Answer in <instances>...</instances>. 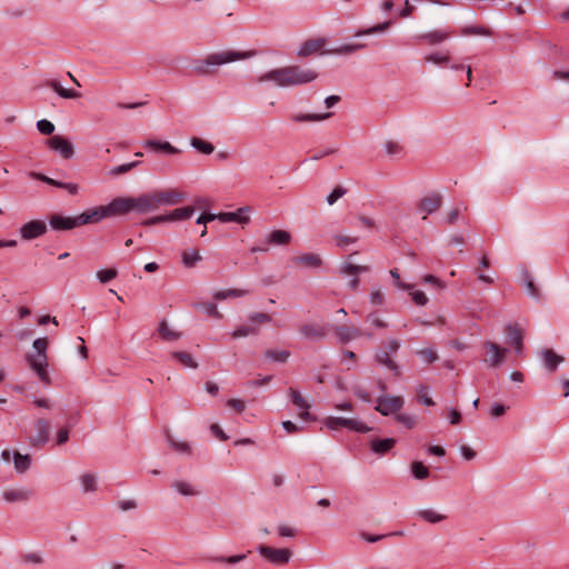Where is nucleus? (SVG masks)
Returning a JSON list of instances; mask_svg holds the SVG:
<instances>
[{
	"mask_svg": "<svg viewBox=\"0 0 569 569\" xmlns=\"http://www.w3.org/2000/svg\"><path fill=\"white\" fill-rule=\"evenodd\" d=\"M318 72L300 66H287L270 70L258 78V82H273L278 87H295L315 81Z\"/></svg>",
	"mask_w": 569,
	"mask_h": 569,
	"instance_id": "obj_1",
	"label": "nucleus"
},
{
	"mask_svg": "<svg viewBox=\"0 0 569 569\" xmlns=\"http://www.w3.org/2000/svg\"><path fill=\"white\" fill-rule=\"evenodd\" d=\"M256 54L257 52L254 50H223L212 52L206 56L204 58L196 59L193 61V71L198 76L202 77L214 76L218 72L219 67L240 60H247L254 57Z\"/></svg>",
	"mask_w": 569,
	"mask_h": 569,
	"instance_id": "obj_2",
	"label": "nucleus"
},
{
	"mask_svg": "<svg viewBox=\"0 0 569 569\" xmlns=\"http://www.w3.org/2000/svg\"><path fill=\"white\" fill-rule=\"evenodd\" d=\"M325 425L330 430H338L340 428H348L350 430L366 433L371 430L370 427L360 420L342 418V417H328Z\"/></svg>",
	"mask_w": 569,
	"mask_h": 569,
	"instance_id": "obj_3",
	"label": "nucleus"
},
{
	"mask_svg": "<svg viewBox=\"0 0 569 569\" xmlns=\"http://www.w3.org/2000/svg\"><path fill=\"white\" fill-rule=\"evenodd\" d=\"M157 209L161 206H176L183 202L187 198L186 192L178 189H161L152 191Z\"/></svg>",
	"mask_w": 569,
	"mask_h": 569,
	"instance_id": "obj_4",
	"label": "nucleus"
},
{
	"mask_svg": "<svg viewBox=\"0 0 569 569\" xmlns=\"http://www.w3.org/2000/svg\"><path fill=\"white\" fill-rule=\"evenodd\" d=\"M28 367L36 373L39 380L46 385H51V378L47 371L49 366L48 357H34L33 353H28L24 357Z\"/></svg>",
	"mask_w": 569,
	"mask_h": 569,
	"instance_id": "obj_5",
	"label": "nucleus"
},
{
	"mask_svg": "<svg viewBox=\"0 0 569 569\" xmlns=\"http://www.w3.org/2000/svg\"><path fill=\"white\" fill-rule=\"evenodd\" d=\"M405 405V400L400 396L383 395L377 399L375 410L382 416L397 413Z\"/></svg>",
	"mask_w": 569,
	"mask_h": 569,
	"instance_id": "obj_6",
	"label": "nucleus"
},
{
	"mask_svg": "<svg viewBox=\"0 0 569 569\" xmlns=\"http://www.w3.org/2000/svg\"><path fill=\"white\" fill-rule=\"evenodd\" d=\"M33 427L36 435L29 438V443L36 448H42L50 437V422L47 419L39 418L34 420Z\"/></svg>",
	"mask_w": 569,
	"mask_h": 569,
	"instance_id": "obj_7",
	"label": "nucleus"
},
{
	"mask_svg": "<svg viewBox=\"0 0 569 569\" xmlns=\"http://www.w3.org/2000/svg\"><path fill=\"white\" fill-rule=\"evenodd\" d=\"M258 552L269 562L273 565L288 563L291 558V551L289 549H276L261 545L258 547Z\"/></svg>",
	"mask_w": 569,
	"mask_h": 569,
	"instance_id": "obj_8",
	"label": "nucleus"
},
{
	"mask_svg": "<svg viewBox=\"0 0 569 569\" xmlns=\"http://www.w3.org/2000/svg\"><path fill=\"white\" fill-rule=\"evenodd\" d=\"M333 331L336 333L338 341L341 343H348L349 341L360 337H366L368 339L373 338V335L371 332L362 331L355 326H336Z\"/></svg>",
	"mask_w": 569,
	"mask_h": 569,
	"instance_id": "obj_9",
	"label": "nucleus"
},
{
	"mask_svg": "<svg viewBox=\"0 0 569 569\" xmlns=\"http://www.w3.org/2000/svg\"><path fill=\"white\" fill-rule=\"evenodd\" d=\"M482 346L488 355V358L485 359V362H487V365L491 368L500 366L509 352V349L502 348L492 341H485Z\"/></svg>",
	"mask_w": 569,
	"mask_h": 569,
	"instance_id": "obj_10",
	"label": "nucleus"
},
{
	"mask_svg": "<svg viewBox=\"0 0 569 569\" xmlns=\"http://www.w3.org/2000/svg\"><path fill=\"white\" fill-rule=\"evenodd\" d=\"M288 396H289L292 405L297 408L298 416L300 419L307 420V421L316 420L309 412L311 405L307 401V399L297 389L289 388Z\"/></svg>",
	"mask_w": 569,
	"mask_h": 569,
	"instance_id": "obj_11",
	"label": "nucleus"
},
{
	"mask_svg": "<svg viewBox=\"0 0 569 569\" xmlns=\"http://www.w3.org/2000/svg\"><path fill=\"white\" fill-rule=\"evenodd\" d=\"M48 228L44 221L31 220L20 228V236L23 240H32L43 236Z\"/></svg>",
	"mask_w": 569,
	"mask_h": 569,
	"instance_id": "obj_12",
	"label": "nucleus"
},
{
	"mask_svg": "<svg viewBox=\"0 0 569 569\" xmlns=\"http://www.w3.org/2000/svg\"><path fill=\"white\" fill-rule=\"evenodd\" d=\"M50 149L60 153L63 159H71L74 154L72 143L61 136H52L48 139Z\"/></svg>",
	"mask_w": 569,
	"mask_h": 569,
	"instance_id": "obj_13",
	"label": "nucleus"
},
{
	"mask_svg": "<svg viewBox=\"0 0 569 569\" xmlns=\"http://www.w3.org/2000/svg\"><path fill=\"white\" fill-rule=\"evenodd\" d=\"M301 336L309 340H321L328 335L327 327L321 323L306 322L299 327Z\"/></svg>",
	"mask_w": 569,
	"mask_h": 569,
	"instance_id": "obj_14",
	"label": "nucleus"
},
{
	"mask_svg": "<svg viewBox=\"0 0 569 569\" xmlns=\"http://www.w3.org/2000/svg\"><path fill=\"white\" fill-rule=\"evenodd\" d=\"M50 227L57 231H68L73 228L80 227L79 217H63L54 213L49 218Z\"/></svg>",
	"mask_w": 569,
	"mask_h": 569,
	"instance_id": "obj_15",
	"label": "nucleus"
},
{
	"mask_svg": "<svg viewBox=\"0 0 569 569\" xmlns=\"http://www.w3.org/2000/svg\"><path fill=\"white\" fill-rule=\"evenodd\" d=\"M441 204L442 197L439 193L433 192L419 201L418 211L425 213L422 218L426 219L428 214H431L439 210Z\"/></svg>",
	"mask_w": 569,
	"mask_h": 569,
	"instance_id": "obj_16",
	"label": "nucleus"
},
{
	"mask_svg": "<svg viewBox=\"0 0 569 569\" xmlns=\"http://www.w3.org/2000/svg\"><path fill=\"white\" fill-rule=\"evenodd\" d=\"M132 210L147 213L157 210L153 192L142 193L139 197H131Z\"/></svg>",
	"mask_w": 569,
	"mask_h": 569,
	"instance_id": "obj_17",
	"label": "nucleus"
},
{
	"mask_svg": "<svg viewBox=\"0 0 569 569\" xmlns=\"http://www.w3.org/2000/svg\"><path fill=\"white\" fill-rule=\"evenodd\" d=\"M33 496V491L31 489L20 487V488H9L2 492V498L7 502H27Z\"/></svg>",
	"mask_w": 569,
	"mask_h": 569,
	"instance_id": "obj_18",
	"label": "nucleus"
},
{
	"mask_svg": "<svg viewBox=\"0 0 569 569\" xmlns=\"http://www.w3.org/2000/svg\"><path fill=\"white\" fill-rule=\"evenodd\" d=\"M250 211L249 207H241L233 212H219L217 213V219L221 222H237L240 224H247L250 221L249 216L247 214Z\"/></svg>",
	"mask_w": 569,
	"mask_h": 569,
	"instance_id": "obj_19",
	"label": "nucleus"
},
{
	"mask_svg": "<svg viewBox=\"0 0 569 569\" xmlns=\"http://www.w3.org/2000/svg\"><path fill=\"white\" fill-rule=\"evenodd\" d=\"M80 226L88 223H97L101 221L103 218L109 217L106 206L91 208L86 210L84 212L78 214Z\"/></svg>",
	"mask_w": 569,
	"mask_h": 569,
	"instance_id": "obj_20",
	"label": "nucleus"
},
{
	"mask_svg": "<svg viewBox=\"0 0 569 569\" xmlns=\"http://www.w3.org/2000/svg\"><path fill=\"white\" fill-rule=\"evenodd\" d=\"M539 356L542 360V363L545 368L549 372H555L559 365H561L565 361V358L558 353H556L552 349H542L539 352Z\"/></svg>",
	"mask_w": 569,
	"mask_h": 569,
	"instance_id": "obj_21",
	"label": "nucleus"
},
{
	"mask_svg": "<svg viewBox=\"0 0 569 569\" xmlns=\"http://www.w3.org/2000/svg\"><path fill=\"white\" fill-rule=\"evenodd\" d=\"M108 216L123 214L132 210L131 197L116 198L108 206H106Z\"/></svg>",
	"mask_w": 569,
	"mask_h": 569,
	"instance_id": "obj_22",
	"label": "nucleus"
},
{
	"mask_svg": "<svg viewBox=\"0 0 569 569\" xmlns=\"http://www.w3.org/2000/svg\"><path fill=\"white\" fill-rule=\"evenodd\" d=\"M325 42V39H309L299 47L297 56L306 58L317 53L323 48Z\"/></svg>",
	"mask_w": 569,
	"mask_h": 569,
	"instance_id": "obj_23",
	"label": "nucleus"
},
{
	"mask_svg": "<svg viewBox=\"0 0 569 569\" xmlns=\"http://www.w3.org/2000/svg\"><path fill=\"white\" fill-rule=\"evenodd\" d=\"M143 148L156 152H164L168 154H177L180 152V150L172 146L170 142L154 139L147 140L143 143Z\"/></svg>",
	"mask_w": 569,
	"mask_h": 569,
	"instance_id": "obj_24",
	"label": "nucleus"
},
{
	"mask_svg": "<svg viewBox=\"0 0 569 569\" xmlns=\"http://www.w3.org/2000/svg\"><path fill=\"white\" fill-rule=\"evenodd\" d=\"M506 335L509 341L515 346L516 352L520 355L523 346V332L521 328L517 325H508L506 327Z\"/></svg>",
	"mask_w": 569,
	"mask_h": 569,
	"instance_id": "obj_25",
	"label": "nucleus"
},
{
	"mask_svg": "<svg viewBox=\"0 0 569 569\" xmlns=\"http://www.w3.org/2000/svg\"><path fill=\"white\" fill-rule=\"evenodd\" d=\"M291 261L296 266H303L307 268H319L322 264V260L317 253H303L301 256L291 258Z\"/></svg>",
	"mask_w": 569,
	"mask_h": 569,
	"instance_id": "obj_26",
	"label": "nucleus"
},
{
	"mask_svg": "<svg viewBox=\"0 0 569 569\" xmlns=\"http://www.w3.org/2000/svg\"><path fill=\"white\" fill-rule=\"evenodd\" d=\"M291 238L290 232L286 230H273L267 236L266 243L272 246H286L290 243Z\"/></svg>",
	"mask_w": 569,
	"mask_h": 569,
	"instance_id": "obj_27",
	"label": "nucleus"
},
{
	"mask_svg": "<svg viewBox=\"0 0 569 569\" xmlns=\"http://www.w3.org/2000/svg\"><path fill=\"white\" fill-rule=\"evenodd\" d=\"M521 281H522V284L525 286L526 290H527V293L535 298V299H540V290L539 288L537 287V284L535 283L533 281V277L531 274V272L527 269H523L522 272H521Z\"/></svg>",
	"mask_w": 569,
	"mask_h": 569,
	"instance_id": "obj_28",
	"label": "nucleus"
},
{
	"mask_svg": "<svg viewBox=\"0 0 569 569\" xmlns=\"http://www.w3.org/2000/svg\"><path fill=\"white\" fill-rule=\"evenodd\" d=\"M46 86L52 89L63 99H77L81 96L79 92L74 90L63 88L61 83L57 80H49L46 82Z\"/></svg>",
	"mask_w": 569,
	"mask_h": 569,
	"instance_id": "obj_29",
	"label": "nucleus"
},
{
	"mask_svg": "<svg viewBox=\"0 0 569 569\" xmlns=\"http://www.w3.org/2000/svg\"><path fill=\"white\" fill-rule=\"evenodd\" d=\"M395 445L396 440L393 438L373 439L371 441L370 448L377 455H385L390 451Z\"/></svg>",
	"mask_w": 569,
	"mask_h": 569,
	"instance_id": "obj_30",
	"label": "nucleus"
},
{
	"mask_svg": "<svg viewBox=\"0 0 569 569\" xmlns=\"http://www.w3.org/2000/svg\"><path fill=\"white\" fill-rule=\"evenodd\" d=\"M171 487L181 496L190 497L200 495V491L188 481L176 480L171 483Z\"/></svg>",
	"mask_w": 569,
	"mask_h": 569,
	"instance_id": "obj_31",
	"label": "nucleus"
},
{
	"mask_svg": "<svg viewBox=\"0 0 569 569\" xmlns=\"http://www.w3.org/2000/svg\"><path fill=\"white\" fill-rule=\"evenodd\" d=\"M194 213V208L191 206L177 208L171 212L167 213V218H169V222L172 221H182L190 219Z\"/></svg>",
	"mask_w": 569,
	"mask_h": 569,
	"instance_id": "obj_32",
	"label": "nucleus"
},
{
	"mask_svg": "<svg viewBox=\"0 0 569 569\" xmlns=\"http://www.w3.org/2000/svg\"><path fill=\"white\" fill-rule=\"evenodd\" d=\"M376 361L379 365H382L387 367L389 370H391L396 376H400V368L399 366L389 357L388 351H378L376 353Z\"/></svg>",
	"mask_w": 569,
	"mask_h": 569,
	"instance_id": "obj_33",
	"label": "nucleus"
},
{
	"mask_svg": "<svg viewBox=\"0 0 569 569\" xmlns=\"http://www.w3.org/2000/svg\"><path fill=\"white\" fill-rule=\"evenodd\" d=\"M247 559V555H233V556H210L208 557V561L214 562V563H224L229 566H234L241 561Z\"/></svg>",
	"mask_w": 569,
	"mask_h": 569,
	"instance_id": "obj_34",
	"label": "nucleus"
},
{
	"mask_svg": "<svg viewBox=\"0 0 569 569\" xmlns=\"http://www.w3.org/2000/svg\"><path fill=\"white\" fill-rule=\"evenodd\" d=\"M332 116V112H326V113H305V114H292L291 120L295 122H315V121H322Z\"/></svg>",
	"mask_w": 569,
	"mask_h": 569,
	"instance_id": "obj_35",
	"label": "nucleus"
},
{
	"mask_svg": "<svg viewBox=\"0 0 569 569\" xmlns=\"http://www.w3.org/2000/svg\"><path fill=\"white\" fill-rule=\"evenodd\" d=\"M416 515L429 523H438L447 519L446 515L439 513L433 509H422L417 511Z\"/></svg>",
	"mask_w": 569,
	"mask_h": 569,
	"instance_id": "obj_36",
	"label": "nucleus"
},
{
	"mask_svg": "<svg viewBox=\"0 0 569 569\" xmlns=\"http://www.w3.org/2000/svg\"><path fill=\"white\" fill-rule=\"evenodd\" d=\"M393 21L392 20H388V21H385V22H381V23H378L373 27H370V28H366V29H360L358 30L356 33H355V37H361V36H370V34H376V33H382L385 31H387L391 26H392Z\"/></svg>",
	"mask_w": 569,
	"mask_h": 569,
	"instance_id": "obj_37",
	"label": "nucleus"
},
{
	"mask_svg": "<svg viewBox=\"0 0 569 569\" xmlns=\"http://www.w3.org/2000/svg\"><path fill=\"white\" fill-rule=\"evenodd\" d=\"M158 332H159V336L161 337V339H163L166 341H174L181 337V332H178V331L169 328L168 322L166 320H162L159 323Z\"/></svg>",
	"mask_w": 569,
	"mask_h": 569,
	"instance_id": "obj_38",
	"label": "nucleus"
},
{
	"mask_svg": "<svg viewBox=\"0 0 569 569\" xmlns=\"http://www.w3.org/2000/svg\"><path fill=\"white\" fill-rule=\"evenodd\" d=\"M263 356L266 359L278 362V363H286L290 357V351L288 350H274V349H267L263 352Z\"/></svg>",
	"mask_w": 569,
	"mask_h": 569,
	"instance_id": "obj_39",
	"label": "nucleus"
},
{
	"mask_svg": "<svg viewBox=\"0 0 569 569\" xmlns=\"http://www.w3.org/2000/svg\"><path fill=\"white\" fill-rule=\"evenodd\" d=\"M14 469L18 473H24L31 466V457L29 455H21L14 452L13 455Z\"/></svg>",
	"mask_w": 569,
	"mask_h": 569,
	"instance_id": "obj_40",
	"label": "nucleus"
},
{
	"mask_svg": "<svg viewBox=\"0 0 569 569\" xmlns=\"http://www.w3.org/2000/svg\"><path fill=\"white\" fill-rule=\"evenodd\" d=\"M249 290L244 289H227V290H218L213 293V298L216 300H224L228 298H241L249 293Z\"/></svg>",
	"mask_w": 569,
	"mask_h": 569,
	"instance_id": "obj_41",
	"label": "nucleus"
},
{
	"mask_svg": "<svg viewBox=\"0 0 569 569\" xmlns=\"http://www.w3.org/2000/svg\"><path fill=\"white\" fill-rule=\"evenodd\" d=\"M460 34L465 37L469 36H482L490 37L492 34L491 30L483 26H467L461 28Z\"/></svg>",
	"mask_w": 569,
	"mask_h": 569,
	"instance_id": "obj_42",
	"label": "nucleus"
},
{
	"mask_svg": "<svg viewBox=\"0 0 569 569\" xmlns=\"http://www.w3.org/2000/svg\"><path fill=\"white\" fill-rule=\"evenodd\" d=\"M181 258L186 268H193L196 263L202 259L199 251L196 249L183 251Z\"/></svg>",
	"mask_w": 569,
	"mask_h": 569,
	"instance_id": "obj_43",
	"label": "nucleus"
},
{
	"mask_svg": "<svg viewBox=\"0 0 569 569\" xmlns=\"http://www.w3.org/2000/svg\"><path fill=\"white\" fill-rule=\"evenodd\" d=\"M171 357L178 360L183 367L193 368L198 367V363L193 360L192 356L186 351H173Z\"/></svg>",
	"mask_w": 569,
	"mask_h": 569,
	"instance_id": "obj_44",
	"label": "nucleus"
},
{
	"mask_svg": "<svg viewBox=\"0 0 569 569\" xmlns=\"http://www.w3.org/2000/svg\"><path fill=\"white\" fill-rule=\"evenodd\" d=\"M190 144L203 154H211L214 151V147L211 142L204 141L200 138L193 137L190 140Z\"/></svg>",
	"mask_w": 569,
	"mask_h": 569,
	"instance_id": "obj_45",
	"label": "nucleus"
},
{
	"mask_svg": "<svg viewBox=\"0 0 569 569\" xmlns=\"http://www.w3.org/2000/svg\"><path fill=\"white\" fill-rule=\"evenodd\" d=\"M448 38H449V33L441 31V30H436V31L428 32V33L420 36V39L426 40L429 44L440 43V42L447 40Z\"/></svg>",
	"mask_w": 569,
	"mask_h": 569,
	"instance_id": "obj_46",
	"label": "nucleus"
},
{
	"mask_svg": "<svg viewBox=\"0 0 569 569\" xmlns=\"http://www.w3.org/2000/svg\"><path fill=\"white\" fill-rule=\"evenodd\" d=\"M365 48H367L366 43H349V44H343L336 49H332L329 52L335 53V54H351V53L359 51L361 49H365Z\"/></svg>",
	"mask_w": 569,
	"mask_h": 569,
	"instance_id": "obj_47",
	"label": "nucleus"
},
{
	"mask_svg": "<svg viewBox=\"0 0 569 569\" xmlns=\"http://www.w3.org/2000/svg\"><path fill=\"white\" fill-rule=\"evenodd\" d=\"M369 270H370V268L368 266L353 264L351 262H345L340 269L342 274H352V276H357L358 273H361V272H368Z\"/></svg>",
	"mask_w": 569,
	"mask_h": 569,
	"instance_id": "obj_48",
	"label": "nucleus"
},
{
	"mask_svg": "<svg viewBox=\"0 0 569 569\" xmlns=\"http://www.w3.org/2000/svg\"><path fill=\"white\" fill-rule=\"evenodd\" d=\"M411 471L413 477L419 480L427 479L430 475L428 467H426L421 461H413L411 465Z\"/></svg>",
	"mask_w": 569,
	"mask_h": 569,
	"instance_id": "obj_49",
	"label": "nucleus"
},
{
	"mask_svg": "<svg viewBox=\"0 0 569 569\" xmlns=\"http://www.w3.org/2000/svg\"><path fill=\"white\" fill-rule=\"evenodd\" d=\"M33 349L36 350V353H33L34 357H48L47 349L49 346L48 338H38L33 341Z\"/></svg>",
	"mask_w": 569,
	"mask_h": 569,
	"instance_id": "obj_50",
	"label": "nucleus"
},
{
	"mask_svg": "<svg viewBox=\"0 0 569 569\" xmlns=\"http://www.w3.org/2000/svg\"><path fill=\"white\" fill-rule=\"evenodd\" d=\"M418 401L425 406H433V400L429 397V388L425 385H419L416 388Z\"/></svg>",
	"mask_w": 569,
	"mask_h": 569,
	"instance_id": "obj_51",
	"label": "nucleus"
},
{
	"mask_svg": "<svg viewBox=\"0 0 569 569\" xmlns=\"http://www.w3.org/2000/svg\"><path fill=\"white\" fill-rule=\"evenodd\" d=\"M139 163H140L139 161H133V162L123 163V164L113 167L112 169L109 170L108 174L111 177L124 174V173L129 172L130 170H132L133 168H136Z\"/></svg>",
	"mask_w": 569,
	"mask_h": 569,
	"instance_id": "obj_52",
	"label": "nucleus"
},
{
	"mask_svg": "<svg viewBox=\"0 0 569 569\" xmlns=\"http://www.w3.org/2000/svg\"><path fill=\"white\" fill-rule=\"evenodd\" d=\"M168 442L170 445V447L177 451V452H180V453H186V455H190L191 453V447L188 442H184V441H177L174 440L173 438H171L170 436H168Z\"/></svg>",
	"mask_w": 569,
	"mask_h": 569,
	"instance_id": "obj_53",
	"label": "nucleus"
},
{
	"mask_svg": "<svg viewBox=\"0 0 569 569\" xmlns=\"http://www.w3.org/2000/svg\"><path fill=\"white\" fill-rule=\"evenodd\" d=\"M84 492H92L96 490V477L92 473H84L80 478Z\"/></svg>",
	"mask_w": 569,
	"mask_h": 569,
	"instance_id": "obj_54",
	"label": "nucleus"
},
{
	"mask_svg": "<svg viewBox=\"0 0 569 569\" xmlns=\"http://www.w3.org/2000/svg\"><path fill=\"white\" fill-rule=\"evenodd\" d=\"M258 333V329L256 327H252V326H239L232 333V338L237 339V338H241V337H247V336H251V335H257Z\"/></svg>",
	"mask_w": 569,
	"mask_h": 569,
	"instance_id": "obj_55",
	"label": "nucleus"
},
{
	"mask_svg": "<svg viewBox=\"0 0 569 569\" xmlns=\"http://www.w3.org/2000/svg\"><path fill=\"white\" fill-rule=\"evenodd\" d=\"M248 318L250 322L257 325H267L272 321V317L264 312H252Z\"/></svg>",
	"mask_w": 569,
	"mask_h": 569,
	"instance_id": "obj_56",
	"label": "nucleus"
},
{
	"mask_svg": "<svg viewBox=\"0 0 569 569\" xmlns=\"http://www.w3.org/2000/svg\"><path fill=\"white\" fill-rule=\"evenodd\" d=\"M197 307L204 311L208 316L214 317V318H222V315L218 311L217 306L212 302H201L198 303Z\"/></svg>",
	"mask_w": 569,
	"mask_h": 569,
	"instance_id": "obj_57",
	"label": "nucleus"
},
{
	"mask_svg": "<svg viewBox=\"0 0 569 569\" xmlns=\"http://www.w3.org/2000/svg\"><path fill=\"white\" fill-rule=\"evenodd\" d=\"M366 321L379 329H386L388 327V323L379 317L378 312H370Z\"/></svg>",
	"mask_w": 569,
	"mask_h": 569,
	"instance_id": "obj_58",
	"label": "nucleus"
},
{
	"mask_svg": "<svg viewBox=\"0 0 569 569\" xmlns=\"http://www.w3.org/2000/svg\"><path fill=\"white\" fill-rule=\"evenodd\" d=\"M118 272L116 269H104L97 272V278L101 283H107L117 277Z\"/></svg>",
	"mask_w": 569,
	"mask_h": 569,
	"instance_id": "obj_59",
	"label": "nucleus"
},
{
	"mask_svg": "<svg viewBox=\"0 0 569 569\" xmlns=\"http://www.w3.org/2000/svg\"><path fill=\"white\" fill-rule=\"evenodd\" d=\"M395 419L408 429H412L416 426V418L408 413H397Z\"/></svg>",
	"mask_w": 569,
	"mask_h": 569,
	"instance_id": "obj_60",
	"label": "nucleus"
},
{
	"mask_svg": "<svg viewBox=\"0 0 569 569\" xmlns=\"http://www.w3.org/2000/svg\"><path fill=\"white\" fill-rule=\"evenodd\" d=\"M37 129L40 133L50 136L54 131V124L49 120L42 119L37 122Z\"/></svg>",
	"mask_w": 569,
	"mask_h": 569,
	"instance_id": "obj_61",
	"label": "nucleus"
},
{
	"mask_svg": "<svg viewBox=\"0 0 569 569\" xmlns=\"http://www.w3.org/2000/svg\"><path fill=\"white\" fill-rule=\"evenodd\" d=\"M417 355L426 363H432L438 359V355L433 349H422L417 351Z\"/></svg>",
	"mask_w": 569,
	"mask_h": 569,
	"instance_id": "obj_62",
	"label": "nucleus"
},
{
	"mask_svg": "<svg viewBox=\"0 0 569 569\" xmlns=\"http://www.w3.org/2000/svg\"><path fill=\"white\" fill-rule=\"evenodd\" d=\"M347 192V189L341 187V186H338L336 187L327 197V202L329 206H332L337 202V200L339 198H341L342 196H345Z\"/></svg>",
	"mask_w": 569,
	"mask_h": 569,
	"instance_id": "obj_63",
	"label": "nucleus"
},
{
	"mask_svg": "<svg viewBox=\"0 0 569 569\" xmlns=\"http://www.w3.org/2000/svg\"><path fill=\"white\" fill-rule=\"evenodd\" d=\"M425 60L437 64H447L450 61V57L448 54L431 53L426 56Z\"/></svg>",
	"mask_w": 569,
	"mask_h": 569,
	"instance_id": "obj_64",
	"label": "nucleus"
}]
</instances>
